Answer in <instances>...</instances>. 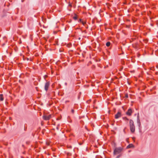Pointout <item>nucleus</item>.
Masks as SVG:
<instances>
[{"label":"nucleus","instance_id":"f257e3e1","mask_svg":"<svg viewBox=\"0 0 158 158\" xmlns=\"http://www.w3.org/2000/svg\"><path fill=\"white\" fill-rule=\"evenodd\" d=\"M129 127L131 132L133 133L135 132V127L133 121L132 119L129 121Z\"/></svg>","mask_w":158,"mask_h":158},{"label":"nucleus","instance_id":"f03ea898","mask_svg":"<svg viewBox=\"0 0 158 158\" xmlns=\"http://www.w3.org/2000/svg\"><path fill=\"white\" fill-rule=\"evenodd\" d=\"M123 150V148L121 147L116 148L114 150V155H116L118 154Z\"/></svg>","mask_w":158,"mask_h":158},{"label":"nucleus","instance_id":"7ed1b4c3","mask_svg":"<svg viewBox=\"0 0 158 158\" xmlns=\"http://www.w3.org/2000/svg\"><path fill=\"white\" fill-rule=\"evenodd\" d=\"M51 114L48 115H44L43 116V118L44 120H49L51 118Z\"/></svg>","mask_w":158,"mask_h":158},{"label":"nucleus","instance_id":"20e7f679","mask_svg":"<svg viewBox=\"0 0 158 158\" xmlns=\"http://www.w3.org/2000/svg\"><path fill=\"white\" fill-rule=\"evenodd\" d=\"M137 123L138 124V125L139 126V128H140L141 126V123H140V120L139 119V113H138V115L137 116Z\"/></svg>","mask_w":158,"mask_h":158},{"label":"nucleus","instance_id":"39448f33","mask_svg":"<svg viewBox=\"0 0 158 158\" xmlns=\"http://www.w3.org/2000/svg\"><path fill=\"white\" fill-rule=\"evenodd\" d=\"M49 85L50 84L49 82H47L45 83L44 86V89L46 91H47L48 90V87L49 86Z\"/></svg>","mask_w":158,"mask_h":158},{"label":"nucleus","instance_id":"423d86ee","mask_svg":"<svg viewBox=\"0 0 158 158\" xmlns=\"http://www.w3.org/2000/svg\"><path fill=\"white\" fill-rule=\"evenodd\" d=\"M121 116V112H118L115 115V118L116 119H117Z\"/></svg>","mask_w":158,"mask_h":158},{"label":"nucleus","instance_id":"0eeeda50","mask_svg":"<svg viewBox=\"0 0 158 158\" xmlns=\"http://www.w3.org/2000/svg\"><path fill=\"white\" fill-rule=\"evenodd\" d=\"M132 113V111L131 109H129L126 112V114L130 116L131 115V113Z\"/></svg>","mask_w":158,"mask_h":158},{"label":"nucleus","instance_id":"6e6552de","mask_svg":"<svg viewBox=\"0 0 158 158\" xmlns=\"http://www.w3.org/2000/svg\"><path fill=\"white\" fill-rule=\"evenodd\" d=\"M134 146L133 144H130L127 146V148H134Z\"/></svg>","mask_w":158,"mask_h":158},{"label":"nucleus","instance_id":"1a4fd4ad","mask_svg":"<svg viewBox=\"0 0 158 158\" xmlns=\"http://www.w3.org/2000/svg\"><path fill=\"white\" fill-rule=\"evenodd\" d=\"M3 95L2 94H0V100L1 101H2L3 100Z\"/></svg>","mask_w":158,"mask_h":158},{"label":"nucleus","instance_id":"9d476101","mask_svg":"<svg viewBox=\"0 0 158 158\" xmlns=\"http://www.w3.org/2000/svg\"><path fill=\"white\" fill-rule=\"evenodd\" d=\"M123 119L125 120V121L127 123L129 119L128 118H127L126 117H124L123 118Z\"/></svg>","mask_w":158,"mask_h":158},{"label":"nucleus","instance_id":"9b49d317","mask_svg":"<svg viewBox=\"0 0 158 158\" xmlns=\"http://www.w3.org/2000/svg\"><path fill=\"white\" fill-rule=\"evenodd\" d=\"M110 43L109 42H108L106 43V45L107 46L109 47L110 45Z\"/></svg>","mask_w":158,"mask_h":158},{"label":"nucleus","instance_id":"f8f14e48","mask_svg":"<svg viewBox=\"0 0 158 158\" xmlns=\"http://www.w3.org/2000/svg\"><path fill=\"white\" fill-rule=\"evenodd\" d=\"M73 19L75 20H76L77 19V16L76 15H75V16L73 17Z\"/></svg>","mask_w":158,"mask_h":158},{"label":"nucleus","instance_id":"ddd939ff","mask_svg":"<svg viewBox=\"0 0 158 158\" xmlns=\"http://www.w3.org/2000/svg\"><path fill=\"white\" fill-rule=\"evenodd\" d=\"M120 155H119L116 158H119V157H120Z\"/></svg>","mask_w":158,"mask_h":158},{"label":"nucleus","instance_id":"4468645a","mask_svg":"<svg viewBox=\"0 0 158 158\" xmlns=\"http://www.w3.org/2000/svg\"><path fill=\"white\" fill-rule=\"evenodd\" d=\"M59 126V124H58V126L57 127H56V129L57 130H58V126Z\"/></svg>","mask_w":158,"mask_h":158},{"label":"nucleus","instance_id":"2eb2a0df","mask_svg":"<svg viewBox=\"0 0 158 158\" xmlns=\"http://www.w3.org/2000/svg\"><path fill=\"white\" fill-rule=\"evenodd\" d=\"M125 97H126V98H127L128 97V95L127 94H126V96H125Z\"/></svg>","mask_w":158,"mask_h":158},{"label":"nucleus","instance_id":"dca6fc26","mask_svg":"<svg viewBox=\"0 0 158 158\" xmlns=\"http://www.w3.org/2000/svg\"><path fill=\"white\" fill-rule=\"evenodd\" d=\"M74 110H72V113H73L74 112Z\"/></svg>","mask_w":158,"mask_h":158},{"label":"nucleus","instance_id":"f3484780","mask_svg":"<svg viewBox=\"0 0 158 158\" xmlns=\"http://www.w3.org/2000/svg\"><path fill=\"white\" fill-rule=\"evenodd\" d=\"M27 61H28L29 60V58H27Z\"/></svg>","mask_w":158,"mask_h":158},{"label":"nucleus","instance_id":"a211bd4d","mask_svg":"<svg viewBox=\"0 0 158 158\" xmlns=\"http://www.w3.org/2000/svg\"><path fill=\"white\" fill-rule=\"evenodd\" d=\"M47 143V145H49V144H48V143Z\"/></svg>","mask_w":158,"mask_h":158},{"label":"nucleus","instance_id":"6ab92c4d","mask_svg":"<svg viewBox=\"0 0 158 158\" xmlns=\"http://www.w3.org/2000/svg\"><path fill=\"white\" fill-rule=\"evenodd\" d=\"M30 61H31V59H30Z\"/></svg>","mask_w":158,"mask_h":158},{"label":"nucleus","instance_id":"aec40b11","mask_svg":"<svg viewBox=\"0 0 158 158\" xmlns=\"http://www.w3.org/2000/svg\"><path fill=\"white\" fill-rule=\"evenodd\" d=\"M65 84L66 85L67 84L66 83H65Z\"/></svg>","mask_w":158,"mask_h":158},{"label":"nucleus","instance_id":"412c9836","mask_svg":"<svg viewBox=\"0 0 158 158\" xmlns=\"http://www.w3.org/2000/svg\"><path fill=\"white\" fill-rule=\"evenodd\" d=\"M80 21H81V19H80Z\"/></svg>","mask_w":158,"mask_h":158}]
</instances>
